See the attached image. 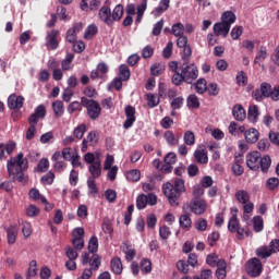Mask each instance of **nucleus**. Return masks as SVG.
I'll list each match as a JSON object with an SVG mask.
<instances>
[{
    "label": "nucleus",
    "instance_id": "31",
    "mask_svg": "<svg viewBox=\"0 0 279 279\" xmlns=\"http://www.w3.org/2000/svg\"><path fill=\"white\" fill-rule=\"evenodd\" d=\"M125 178L129 180V182H138L141 180V170H129L125 172Z\"/></svg>",
    "mask_w": 279,
    "mask_h": 279
},
{
    "label": "nucleus",
    "instance_id": "38",
    "mask_svg": "<svg viewBox=\"0 0 279 279\" xmlns=\"http://www.w3.org/2000/svg\"><path fill=\"white\" fill-rule=\"evenodd\" d=\"M255 253L259 258H269L272 254L269 246H260L255 251Z\"/></svg>",
    "mask_w": 279,
    "mask_h": 279
},
{
    "label": "nucleus",
    "instance_id": "12",
    "mask_svg": "<svg viewBox=\"0 0 279 279\" xmlns=\"http://www.w3.org/2000/svg\"><path fill=\"white\" fill-rule=\"evenodd\" d=\"M45 117H47V108H45L43 105H39L36 107L34 113L29 116L28 122L38 124V121H40V119H45Z\"/></svg>",
    "mask_w": 279,
    "mask_h": 279
},
{
    "label": "nucleus",
    "instance_id": "42",
    "mask_svg": "<svg viewBox=\"0 0 279 279\" xmlns=\"http://www.w3.org/2000/svg\"><path fill=\"white\" fill-rule=\"evenodd\" d=\"M122 17H123V5L118 4L113 9V12L111 14V19H112V21L114 23L116 21H121Z\"/></svg>",
    "mask_w": 279,
    "mask_h": 279
},
{
    "label": "nucleus",
    "instance_id": "14",
    "mask_svg": "<svg viewBox=\"0 0 279 279\" xmlns=\"http://www.w3.org/2000/svg\"><path fill=\"white\" fill-rule=\"evenodd\" d=\"M7 239L9 245H14L19 236V225H10L5 228Z\"/></svg>",
    "mask_w": 279,
    "mask_h": 279
},
{
    "label": "nucleus",
    "instance_id": "21",
    "mask_svg": "<svg viewBox=\"0 0 279 279\" xmlns=\"http://www.w3.org/2000/svg\"><path fill=\"white\" fill-rule=\"evenodd\" d=\"M227 269V264L225 259H220L217 263V270H216V277L218 279H226V276L228 274Z\"/></svg>",
    "mask_w": 279,
    "mask_h": 279
},
{
    "label": "nucleus",
    "instance_id": "63",
    "mask_svg": "<svg viewBox=\"0 0 279 279\" xmlns=\"http://www.w3.org/2000/svg\"><path fill=\"white\" fill-rule=\"evenodd\" d=\"M271 85H269L268 83H262L259 90H262V95L264 97H269V95H271Z\"/></svg>",
    "mask_w": 279,
    "mask_h": 279
},
{
    "label": "nucleus",
    "instance_id": "51",
    "mask_svg": "<svg viewBox=\"0 0 279 279\" xmlns=\"http://www.w3.org/2000/svg\"><path fill=\"white\" fill-rule=\"evenodd\" d=\"M136 208H138V210H143V208H147V195L142 194L137 196Z\"/></svg>",
    "mask_w": 279,
    "mask_h": 279
},
{
    "label": "nucleus",
    "instance_id": "4",
    "mask_svg": "<svg viewBox=\"0 0 279 279\" xmlns=\"http://www.w3.org/2000/svg\"><path fill=\"white\" fill-rule=\"evenodd\" d=\"M7 169L10 178H15L16 173H23L27 169V159L23 153H19L16 157H12L8 163Z\"/></svg>",
    "mask_w": 279,
    "mask_h": 279
},
{
    "label": "nucleus",
    "instance_id": "40",
    "mask_svg": "<svg viewBox=\"0 0 279 279\" xmlns=\"http://www.w3.org/2000/svg\"><path fill=\"white\" fill-rule=\"evenodd\" d=\"M87 189L89 195H97V193H99V187H97V183L94 178L87 179Z\"/></svg>",
    "mask_w": 279,
    "mask_h": 279
},
{
    "label": "nucleus",
    "instance_id": "11",
    "mask_svg": "<svg viewBox=\"0 0 279 279\" xmlns=\"http://www.w3.org/2000/svg\"><path fill=\"white\" fill-rule=\"evenodd\" d=\"M125 117L126 120L124 121L123 128L124 130H130V128H132L136 121V109L132 106H126Z\"/></svg>",
    "mask_w": 279,
    "mask_h": 279
},
{
    "label": "nucleus",
    "instance_id": "13",
    "mask_svg": "<svg viewBox=\"0 0 279 279\" xmlns=\"http://www.w3.org/2000/svg\"><path fill=\"white\" fill-rule=\"evenodd\" d=\"M24 101L25 98H23V96H16V94H13L8 98V107L10 110H20V108H23Z\"/></svg>",
    "mask_w": 279,
    "mask_h": 279
},
{
    "label": "nucleus",
    "instance_id": "17",
    "mask_svg": "<svg viewBox=\"0 0 279 279\" xmlns=\"http://www.w3.org/2000/svg\"><path fill=\"white\" fill-rule=\"evenodd\" d=\"M214 34L215 36H222L223 38H226V36L230 34V26L223 24V22L216 23L214 25Z\"/></svg>",
    "mask_w": 279,
    "mask_h": 279
},
{
    "label": "nucleus",
    "instance_id": "9",
    "mask_svg": "<svg viewBox=\"0 0 279 279\" xmlns=\"http://www.w3.org/2000/svg\"><path fill=\"white\" fill-rule=\"evenodd\" d=\"M84 29V24L82 22H77L73 24L72 28L68 29L65 40L66 43H71L73 45L77 41V34Z\"/></svg>",
    "mask_w": 279,
    "mask_h": 279
},
{
    "label": "nucleus",
    "instance_id": "3",
    "mask_svg": "<svg viewBox=\"0 0 279 279\" xmlns=\"http://www.w3.org/2000/svg\"><path fill=\"white\" fill-rule=\"evenodd\" d=\"M84 161L89 165L88 171L90 173L89 178L97 180L101 178V153H87L84 155Z\"/></svg>",
    "mask_w": 279,
    "mask_h": 279
},
{
    "label": "nucleus",
    "instance_id": "1",
    "mask_svg": "<svg viewBox=\"0 0 279 279\" xmlns=\"http://www.w3.org/2000/svg\"><path fill=\"white\" fill-rule=\"evenodd\" d=\"M163 195L167 197L171 206L180 204V195L186 192L184 180L174 179L173 183L167 182L162 185Z\"/></svg>",
    "mask_w": 279,
    "mask_h": 279
},
{
    "label": "nucleus",
    "instance_id": "5",
    "mask_svg": "<svg viewBox=\"0 0 279 279\" xmlns=\"http://www.w3.org/2000/svg\"><path fill=\"white\" fill-rule=\"evenodd\" d=\"M81 104L84 108H86L89 119H92L93 121L99 119L101 114V106L99 105V102H97V100L82 97Z\"/></svg>",
    "mask_w": 279,
    "mask_h": 279
},
{
    "label": "nucleus",
    "instance_id": "48",
    "mask_svg": "<svg viewBox=\"0 0 279 279\" xmlns=\"http://www.w3.org/2000/svg\"><path fill=\"white\" fill-rule=\"evenodd\" d=\"M183 141L185 145L193 146L195 145V133L192 131H186L183 135Z\"/></svg>",
    "mask_w": 279,
    "mask_h": 279
},
{
    "label": "nucleus",
    "instance_id": "59",
    "mask_svg": "<svg viewBox=\"0 0 279 279\" xmlns=\"http://www.w3.org/2000/svg\"><path fill=\"white\" fill-rule=\"evenodd\" d=\"M219 256H217V254H209L206 258V263L207 265H209V267H217V264L219 263Z\"/></svg>",
    "mask_w": 279,
    "mask_h": 279
},
{
    "label": "nucleus",
    "instance_id": "15",
    "mask_svg": "<svg viewBox=\"0 0 279 279\" xmlns=\"http://www.w3.org/2000/svg\"><path fill=\"white\" fill-rule=\"evenodd\" d=\"M98 16L102 23H106V25H112V23H114L112 20V12L108 7H102L99 10Z\"/></svg>",
    "mask_w": 279,
    "mask_h": 279
},
{
    "label": "nucleus",
    "instance_id": "6",
    "mask_svg": "<svg viewBox=\"0 0 279 279\" xmlns=\"http://www.w3.org/2000/svg\"><path fill=\"white\" fill-rule=\"evenodd\" d=\"M246 271L251 278H258L263 274V263H260V259L256 257L250 259L246 264Z\"/></svg>",
    "mask_w": 279,
    "mask_h": 279
},
{
    "label": "nucleus",
    "instance_id": "16",
    "mask_svg": "<svg viewBox=\"0 0 279 279\" xmlns=\"http://www.w3.org/2000/svg\"><path fill=\"white\" fill-rule=\"evenodd\" d=\"M244 138L246 143H258V138H260V133L255 128H251L247 131H244Z\"/></svg>",
    "mask_w": 279,
    "mask_h": 279
},
{
    "label": "nucleus",
    "instance_id": "46",
    "mask_svg": "<svg viewBox=\"0 0 279 279\" xmlns=\"http://www.w3.org/2000/svg\"><path fill=\"white\" fill-rule=\"evenodd\" d=\"M119 75L122 82H128L130 80V68L125 64H121L119 69Z\"/></svg>",
    "mask_w": 279,
    "mask_h": 279
},
{
    "label": "nucleus",
    "instance_id": "62",
    "mask_svg": "<svg viewBox=\"0 0 279 279\" xmlns=\"http://www.w3.org/2000/svg\"><path fill=\"white\" fill-rule=\"evenodd\" d=\"M234 233L236 234V239H239V241H243L245 236H250V230L241 227Z\"/></svg>",
    "mask_w": 279,
    "mask_h": 279
},
{
    "label": "nucleus",
    "instance_id": "30",
    "mask_svg": "<svg viewBox=\"0 0 279 279\" xmlns=\"http://www.w3.org/2000/svg\"><path fill=\"white\" fill-rule=\"evenodd\" d=\"M52 110H53L54 117L57 119H60V117L64 114V102H62L61 100L54 101L52 104Z\"/></svg>",
    "mask_w": 279,
    "mask_h": 279
},
{
    "label": "nucleus",
    "instance_id": "29",
    "mask_svg": "<svg viewBox=\"0 0 279 279\" xmlns=\"http://www.w3.org/2000/svg\"><path fill=\"white\" fill-rule=\"evenodd\" d=\"M28 197L33 199V202L47 203V198L43 194H40V191H38L37 189H32L28 192Z\"/></svg>",
    "mask_w": 279,
    "mask_h": 279
},
{
    "label": "nucleus",
    "instance_id": "25",
    "mask_svg": "<svg viewBox=\"0 0 279 279\" xmlns=\"http://www.w3.org/2000/svg\"><path fill=\"white\" fill-rule=\"evenodd\" d=\"M169 3H171L170 0H161L159 5L151 12V14H154V16H160L162 12H167V10H169Z\"/></svg>",
    "mask_w": 279,
    "mask_h": 279
},
{
    "label": "nucleus",
    "instance_id": "10",
    "mask_svg": "<svg viewBox=\"0 0 279 279\" xmlns=\"http://www.w3.org/2000/svg\"><path fill=\"white\" fill-rule=\"evenodd\" d=\"M58 36H60V31L52 29L47 33L46 36V47L47 49L56 50L59 47Z\"/></svg>",
    "mask_w": 279,
    "mask_h": 279
},
{
    "label": "nucleus",
    "instance_id": "41",
    "mask_svg": "<svg viewBox=\"0 0 279 279\" xmlns=\"http://www.w3.org/2000/svg\"><path fill=\"white\" fill-rule=\"evenodd\" d=\"M240 228L239 225V218H236V215L234 214L228 222V230L229 232H236V230Z\"/></svg>",
    "mask_w": 279,
    "mask_h": 279
},
{
    "label": "nucleus",
    "instance_id": "52",
    "mask_svg": "<svg viewBox=\"0 0 279 279\" xmlns=\"http://www.w3.org/2000/svg\"><path fill=\"white\" fill-rule=\"evenodd\" d=\"M172 34L173 36H184V24L183 23H177L172 25Z\"/></svg>",
    "mask_w": 279,
    "mask_h": 279
},
{
    "label": "nucleus",
    "instance_id": "36",
    "mask_svg": "<svg viewBox=\"0 0 279 279\" xmlns=\"http://www.w3.org/2000/svg\"><path fill=\"white\" fill-rule=\"evenodd\" d=\"M187 108H191L192 110H197L199 108V98L195 94H191L187 97Z\"/></svg>",
    "mask_w": 279,
    "mask_h": 279
},
{
    "label": "nucleus",
    "instance_id": "45",
    "mask_svg": "<svg viewBox=\"0 0 279 279\" xmlns=\"http://www.w3.org/2000/svg\"><path fill=\"white\" fill-rule=\"evenodd\" d=\"M142 274H151V260L144 258L140 263Z\"/></svg>",
    "mask_w": 279,
    "mask_h": 279
},
{
    "label": "nucleus",
    "instance_id": "34",
    "mask_svg": "<svg viewBox=\"0 0 279 279\" xmlns=\"http://www.w3.org/2000/svg\"><path fill=\"white\" fill-rule=\"evenodd\" d=\"M205 132H206V134H211L213 138H215L216 141H221V140H223V136H226L223 131H221L219 129L213 130L210 128H206Z\"/></svg>",
    "mask_w": 279,
    "mask_h": 279
},
{
    "label": "nucleus",
    "instance_id": "56",
    "mask_svg": "<svg viewBox=\"0 0 279 279\" xmlns=\"http://www.w3.org/2000/svg\"><path fill=\"white\" fill-rule=\"evenodd\" d=\"M194 226L198 232H205L206 228H208V221L204 218H199Z\"/></svg>",
    "mask_w": 279,
    "mask_h": 279
},
{
    "label": "nucleus",
    "instance_id": "58",
    "mask_svg": "<svg viewBox=\"0 0 279 279\" xmlns=\"http://www.w3.org/2000/svg\"><path fill=\"white\" fill-rule=\"evenodd\" d=\"M279 185V180L278 178H269L266 182V187L269 191H276V189H278Z\"/></svg>",
    "mask_w": 279,
    "mask_h": 279
},
{
    "label": "nucleus",
    "instance_id": "7",
    "mask_svg": "<svg viewBox=\"0 0 279 279\" xmlns=\"http://www.w3.org/2000/svg\"><path fill=\"white\" fill-rule=\"evenodd\" d=\"M181 72L183 73V78L186 84H193L199 75V71L195 64L183 68Z\"/></svg>",
    "mask_w": 279,
    "mask_h": 279
},
{
    "label": "nucleus",
    "instance_id": "23",
    "mask_svg": "<svg viewBox=\"0 0 279 279\" xmlns=\"http://www.w3.org/2000/svg\"><path fill=\"white\" fill-rule=\"evenodd\" d=\"M163 138L166 143H168L172 147H175L180 144V137H177L175 134H173V131H166L163 134Z\"/></svg>",
    "mask_w": 279,
    "mask_h": 279
},
{
    "label": "nucleus",
    "instance_id": "49",
    "mask_svg": "<svg viewBox=\"0 0 279 279\" xmlns=\"http://www.w3.org/2000/svg\"><path fill=\"white\" fill-rule=\"evenodd\" d=\"M163 72H165V65L163 64L155 63L150 66L151 75H155V76L162 75Z\"/></svg>",
    "mask_w": 279,
    "mask_h": 279
},
{
    "label": "nucleus",
    "instance_id": "39",
    "mask_svg": "<svg viewBox=\"0 0 279 279\" xmlns=\"http://www.w3.org/2000/svg\"><path fill=\"white\" fill-rule=\"evenodd\" d=\"M146 99L149 108H156L160 104V97L156 94H147Z\"/></svg>",
    "mask_w": 279,
    "mask_h": 279
},
{
    "label": "nucleus",
    "instance_id": "26",
    "mask_svg": "<svg viewBox=\"0 0 279 279\" xmlns=\"http://www.w3.org/2000/svg\"><path fill=\"white\" fill-rule=\"evenodd\" d=\"M98 32H99V29L97 28V25L90 24L89 26H87L84 32L85 40H93V38H95V36H97Z\"/></svg>",
    "mask_w": 279,
    "mask_h": 279
},
{
    "label": "nucleus",
    "instance_id": "19",
    "mask_svg": "<svg viewBox=\"0 0 279 279\" xmlns=\"http://www.w3.org/2000/svg\"><path fill=\"white\" fill-rule=\"evenodd\" d=\"M232 116L235 119V121H245L247 113L245 112L243 106L235 105L232 109Z\"/></svg>",
    "mask_w": 279,
    "mask_h": 279
},
{
    "label": "nucleus",
    "instance_id": "61",
    "mask_svg": "<svg viewBox=\"0 0 279 279\" xmlns=\"http://www.w3.org/2000/svg\"><path fill=\"white\" fill-rule=\"evenodd\" d=\"M65 255L69 260H76L78 256L77 251L71 246L65 247Z\"/></svg>",
    "mask_w": 279,
    "mask_h": 279
},
{
    "label": "nucleus",
    "instance_id": "18",
    "mask_svg": "<svg viewBox=\"0 0 279 279\" xmlns=\"http://www.w3.org/2000/svg\"><path fill=\"white\" fill-rule=\"evenodd\" d=\"M258 117H260L258 106L250 105L247 110V120L250 121V123H256L258 121Z\"/></svg>",
    "mask_w": 279,
    "mask_h": 279
},
{
    "label": "nucleus",
    "instance_id": "57",
    "mask_svg": "<svg viewBox=\"0 0 279 279\" xmlns=\"http://www.w3.org/2000/svg\"><path fill=\"white\" fill-rule=\"evenodd\" d=\"M243 35V26H234L231 31L232 40H239Z\"/></svg>",
    "mask_w": 279,
    "mask_h": 279
},
{
    "label": "nucleus",
    "instance_id": "64",
    "mask_svg": "<svg viewBox=\"0 0 279 279\" xmlns=\"http://www.w3.org/2000/svg\"><path fill=\"white\" fill-rule=\"evenodd\" d=\"M268 247H269L271 254H278V252H279V240L278 239L272 240Z\"/></svg>",
    "mask_w": 279,
    "mask_h": 279
},
{
    "label": "nucleus",
    "instance_id": "50",
    "mask_svg": "<svg viewBox=\"0 0 279 279\" xmlns=\"http://www.w3.org/2000/svg\"><path fill=\"white\" fill-rule=\"evenodd\" d=\"M159 236L163 241H167V239H169L171 236V229L169 227H167L166 225L161 226L159 228Z\"/></svg>",
    "mask_w": 279,
    "mask_h": 279
},
{
    "label": "nucleus",
    "instance_id": "27",
    "mask_svg": "<svg viewBox=\"0 0 279 279\" xmlns=\"http://www.w3.org/2000/svg\"><path fill=\"white\" fill-rule=\"evenodd\" d=\"M235 199L239 204H247L250 202V193L245 190H238L235 192Z\"/></svg>",
    "mask_w": 279,
    "mask_h": 279
},
{
    "label": "nucleus",
    "instance_id": "60",
    "mask_svg": "<svg viewBox=\"0 0 279 279\" xmlns=\"http://www.w3.org/2000/svg\"><path fill=\"white\" fill-rule=\"evenodd\" d=\"M89 265L92 269H99V266L101 265V257H99L97 254H94L89 260Z\"/></svg>",
    "mask_w": 279,
    "mask_h": 279
},
{
    "label": "nucleus",
    "instance_id": "22",
    "mask_svg": "<svg viewBox=\"0 0 279 279\" xmlns=\"http://www.w3.org/2000/svg\"><path fill=\"white\" fill-rule=\"evenodd\" d=\"M75 56L73 53H68L65 58L61 61L62 71H73V59Z\"/></svg>",
    "mask_w": 279,
    "mask_h": 279
},
{
    "label": "nucleus",
    "instance_id": "33",
    "mask_svg": "<svg viewBox=\"0 0 279 279\" xmlns=\"http://www.w3.org/2000/svg\"><path fill=\"white\" fill-rule=\"evenodd\" d=\"M180 227L184 230H191V227L193 226V221L191 220V217L189 215H182L179 218Z\"/></svg>",
    "mask_w": 279,
    "mask_h": 279
},
{
    "label": "nucleus",
    "instance_id": "32",
    "mask_svg": "<svg viewBox=\"0 0 279 279\" xmlns=\"http://www.w3.org/2000/svg\"><path fill=\"white\" fill-rule=\"evenodd\" d=\"M76 155H77V150L70 147L63 148L61 151L62 159L68 160L69 162H71L74 156Z\"/></svg>",
    "mask_w": 279,
    "mask_h": 279
},
{
    "label": "nucleus",
    "instance_id": "20",
    "mask_svg": "<svg viewBox=\"0 0 279 279\" xmlns=\"http://www.w3.org/2000/svg\"><path fill=\"white\" fill-rule=\"evenodd\" d=\"M236 22V15L232 11H226L221 15V23L232 27L233 23Z\"/></svg>",
    "mask_w": 279,
    "mask_h": 279
},
{
    "label": "nucleus",
    "instance_id": "55",
    "mask_svg": "<svg viewBox=\"0 0 279 279\" xmlns=\"http://www.w3.org/2000/svg\"><path fill=\"white\" fill-rule=\"evenodd\" d=\"M84 134H86V124H80L74 129L73 135L75 138H84Z\"/></svg>",
    "mask_w": 279,
    "mask_h": 279
},
{
    "label": "nucleus",
    "instance_id": "54",
    "mask_svg": "<svg viewBox=\"0 0 279 279\" xmlns=\"http://www.w3.org/2000/svg\"><path fill=\"white\" fill-rule=\"evenodd\" d=\"M22 233L24 239H29L32 236V222H23Z\"/></svg>",
    "mask_w": 279,
    "mask_h": 279
},
{
    "label": "nucleus",
    "instance_id": "44",
    "mask_svg": "<svg viewBox=\"0 0 279 279\" xmlns=\"http://www.w3.org/2000/svg\"><path fill=\"white\" fill-rule=\"evenodd\" d=\"M136 10H137L136 22L141 23V21H143V15L145 14V10H147V0H143V2L140 5H137Z\"/></svg>",
    "mask_w": 279,
    "mask_h": 279
},
{
    "label": "nucleus",
    "instance_id": "47",
    "mask_svg": "<svg viewBox=\"0 0 279 279\" xmlns=\"http://www.w3.org/2000/svg\"><path fill=\"white\" fill-rule=\"evenodd\" d=\"M88 250L90 254H95L99 250V240L97 236H92L88 242Z\"/></svg>",
    "mask_w": 279,
    "mask_h": 279
},
{
    "label": "nucleus",
    "instance_id": "35",
    "mask_svg": "<svg viewBox=\"0 0 279 279\" xmlns=\"http://www.w3.org/2000/svg\"><path fill=\"white\" fill-rule=\"evenodd\" d=\"M264 228H265V222L263 220V217L260 216L253 217V229L256 232H263Z\"/></svg>",
    "mask_w": 279,
    "mask_h": 279
},
{
    "label": "nucleus",
    "instance_id": "53",
    "mask_svg": "<svg viewBox=\"0 0 279 279\" xmlns=\"http://www.w3.org/2000/svg\"><path fill=\"white\" fill-rule=\"evenodd\" d=\"M26 215L27 217H38L40 215V208L36 205H29L26 208Z\"/></svg>",
    "mask_w": 279,
    "mask_h": 279
},
{
    "label": "nucleus",
    "instance_id": "37",
    "mask_svg": "<svg viewBox=\"0 0 279 279\" xmlns=\"http://www.w3.org/2000/svg\"><path fill=\"white\" fill-rule=\"evenodd\" d=\"M111 271H113V274H121V271H123V264H121V258L116 257L111 260Z\"/></svg>",
    "mask_w": 279,
    "mask_h": 279
},
{
    "label": "nucleus",
    "instance_id": "8",
    "mask_svg": "<svg viewBox=\"0 0 279 279\" xmlns=\"http://www.w3.org/2000/svg\"><path fill=\"white\" fill-rule=\"evenodd\" d=\"M189 208L191 213H194V215H204V213H206V208H208V204L203 198H193Z\"/></svg>",
    "mask_w": 279,
    "mask_h": 279
},
{
    "label": "nucleus",
    "instance_id": "28",
    "mask_svg": "<svg viewBox=\"0 0 279 279\" xmlns=\"http://www.w3.org/2000/svg\"><path fill=\"white\" fill-rule=\"evenodd\" d=\"M194 158H195L196 162H199L201 165L208 163V154L204 149L195 150Z\"/></svg>",
    "mask_w": 279,
    "mask_h": 279
},
{
    "label": "nucleus",
    "instance_id": "24",
    "mask_svg": "<svg viewBox=\"0 0 279 279\" xmlns=\"http://www.w3.org/2000/svg\"><path fill=\"white\" fill-rule=\"evenodd\" d=\"M228 130H229V133L232 134V136H239V134H244L245 126L239 125L236 122H231L229 124Z\"/></svg>",
    "mask_w": 279,
    "mask_h": 279
},
{
    "label": "nucleus",
    "instance_id": "2",
    "mask_svg": "<svg viewBox=\"0 0 279 279\" xmlns=\"http://www.w3.org/2000/svg\"><path fill=\"white\" fill-rule=\"evenodd\" d=\"M246 167H248L251 171H258L262 169L263 173H267L269 167H271V157H269V155L260 157V153L258 151L248 153L246 155Z\"/></svg>",
    "mask_w": 279,
    "mask_h": 279
},
{
    "label": "nucleus",
    "instance_id": "43",
    "mask_svg": "<svg viewBox=\"0 0 279 279\" xmlns=\"http://www.w3.org/2000/svg\"><path fill=\"white\" fill-rule=\"evenodd\" d=\"M195 88H196V93H198V95H204V93L206 90H208V84L206 83V80L199 78L196 82Z\"/></svg>",
    "mask_w": 279,
    "mask_h": 279
}]
</instances>
